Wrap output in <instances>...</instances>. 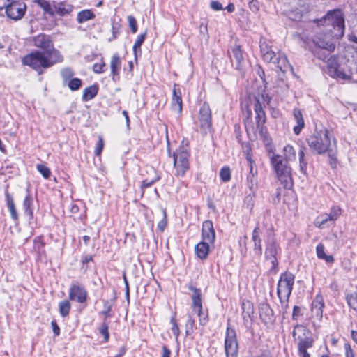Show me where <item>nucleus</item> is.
<instances>
[{
  "label": "nucleus",
  "instance_id": "nucleus-24",
  "mask_svg": "<svg viewBox=\"0 0 357 357\" xmlns=\"http://www.w3.org/2000/svg\"><path fill=\"white\" fill-rule=\"evenodd\" d=\"M232 56L236 61L235 68L241 70L242 68V63L244 61V56L243 52L239 45H234L231 48Z\"/></svg>",
  "mask_w": 357,
  "mask_h": 357
},
{
  "label": "nucleus",
  "instance_id": "nucleus-13",
  "mask_svg": "<svg viewBox=\"0 0 357 357\" xmlns=\"http://www.w3.org/2000/svg\"><path fill=\"white\" fill-rule=\"evenodd\" d=\"M333 38H335V37L332 36L330 32L327 33H319L314 36L312 41L319 49L324 50V51L328 52H333L335 47L333 42Z\"/></svg>",
  "mask_w": 357,
  "mask_h": 357
},
{
  "label": "nucleus",
  "instance_id": "nucleus-51",
  "mask_svg": "<svg viewBox=\"0 0 357 357\" xmlns=\"http://www.w3.org/2000/svg\"><path fill=\"white\" fill-rule=\"evenodd\" d=\"M100 333L104 336V340L107 342L109 337L108 324L104 321L100 328Z\"/></svg>",
  "mask_w": 357,
  "mask_h": 357
},
{
  "label": "nucleus",
  "instance_id": "nucleus-49",
  "mask_svg": "<svg viewBox=\"0 0 357 357\" xmlns=\"http://www.w3.org/2000/svg\"><path fill=\"white\" fill-rule=\"evenodd\" d=\"M259 47L260 52L261 54V56L267 54L268 52L272 51L271 47L268 45L266 40H261L259 42Z\"/></svg>",
  "mask_w": 357,
  "mask_h": 357
},
{
  "label": "nucleus",
  "instance_id": "nucleus-8",
  "mask_svg": "<svg viewBox=\"0 0 357 357\" xmlns=\"http://www.w3.org/2000/svg\"><path fill=\"white\" fill-rule=\"evenodd\" d=\"M280 250L273 238H268L266 243L265 259L271 264L270 271L276 273L278 271V260Z\"/></svg>",
  "mask_w": 357,
  "mask_h": 357
},
{
  "label": "nucleus",
  "instance_id": "nucleus-26",
  "mask_svg": "<svg viewBox=\"0 0 357 357\" xmlns=\"http://www.w3.org/2000/svg\"><path fill=\"white\" fill-rule=\"evenodd\" d=\"M121 68V61L120 57L118 54H114L112 56L111 62H110V68L111 72L113 76V79H115L116 76H119V71Z\"/></svg>",
  "mask_w": 357,
  "mask_h": 357
},
{
  "label": "nucleus",
  "instance_id": "nucleus-55",
  "mask_svg": "<svg viewBox=\"0 0 357 357\" xmlns=\"http://www.w3.org/2000/svg\"><path fill=\"white\" fill-rule=\"evenodd\" d=\"M163 219L158 222V228L163 231L167 225V215L165 210H163Z\"/></svg>",
  "mask_w": 357,
  "mask_h": 357
},
{
  "label": "nucleus",
  "instance_id": "nucleus-14",
  "mask_svg": "<svg viewBox=\"0 0 357 357\" xmlns=\"http://www.w3.org/2000/svg\"><path fill=\"white\" fill-rule=\"evenodd\" d=\"M26 10L25 3L21 1L13 0L6 10V15L8 18L13 20H18L23 17Z\"/></svg>",
  "mask_w": 357,
  "mask_h": 357
},
{
  "label": "nucleus",
  "instance_id": "nucleus-15",
  "mask_svg": "<svg viewBox=\"0 0 357 357\" xmlns=\"http://www.w3.org/2000/svg\"><path fill=\"white\" fill-rule=\"evenodd\" d=\"M199 120L202 129L208 130L211 128V110L206 102H204L199 109Z\"/></svg>",
  "mask_w": 357,
  "mask_h": 357
},
{
  "label": "nucleus",
  "instance_id": "nucleus-64",
  "mask_svg": "<svg viewBox=\"0 0 357 357\" xmlns=\"http://www.w3.org/2000/svg\"><path fill=\"white\" fill-rule=\"evenodd\" d=\"M195 324L194 319L192 318L191 315L188 314V319L186 323V327L188 329L189 328H192Z\"/></svg>",
  "mask_w": 357,
  "mask_h": 357
},
{
  "label": "nucleus",
  "instance_id": "nucleus-61",
  "mask_svg": "<svg viewBox=\"0 0 357 357\" xmlns=\"http://www.w3.org/2000/svg\"><path fill=\"white\" fill-rule=\"evenodd\" d=\"M12 0H0V10L7 9Z\"/></svg>",
  "mask_w": 357,
  "mask_h": 357
},
{
  "label": "nucleus",
  "instance_id": "nucleus-62",
  "mask_svg": "<svg viewBox=\"0 0 357 357\" xmlns=\"http://www.w3.org/2000/svg\"><path fill=\"white\" fill-rule=\"evenodd\" d=\"M346 357H355L354 354L349 344H346Z\"/></svg>",
  "mask_w": 357,
  "mask_h": 357
},
{
  "label": "nucleus",
  "instance_id": "nucleus-29",
  "mask_svg": "<svg viewBox=\"0 0 357 357\" xmlns=\"http://www.w3.org/2000/svg\"><path fill=\"white\" fill-rule=\"evenodd\" d=\"M6 204L7 207L10 211L11 218L14 220L18 219V215L15 208V206L13 202V197L8 192H6Z\"/></svg>",
  "mask_w": 357,
  "mask_h": 357
},
{
  "label": "nucleus",
  "instance_id": "nucleus-52",
  "mask_svg": "<svg viewBox=\"0 0 357 357\" xmlns=\"http://www.w3.org/2000/svg\"><path fill=\"white\" fill-rule=\"evenodd\" d=\"M103 148H104L103 139H102V137L99 136L97 144H96V147L95 149V154H96V155H97V156L100 155Z\"/></svg>",
  "mask_w": 357,
  "mask_h": 357
},
{
  "label": "nucleus",
  "instance_id": "nucleus-39",
  "mask_svg": "<svg viewBox=\"0 0 357 357\" xmlns=\"http://www.w3.org/2000/svg\"><path fill=\"white\" fill-rule=\"evenodd\" d=\"M299 157V168L300 171L303 174H307V161L305 159V153L303 149H301L298 152Z\"/></svg>",
  "mask_w": 357,
  "mask_h": 357
},
{
  "label": "nucleus",
  "instance_id": "nucleus-9",
  "mask_svg": "<svg viewBox=\"0 0 357 357\" xmlns=\"http://www.w3.org/2000/svg\"><path fill=\"white\" fill-rule=\"evenodd\" d=\"M306 332L308 333L306 328L301 325H296L292 332V336L294 340H298V352L307 351V349L312 348L313 346V340L305 335Z\"/></svg>",
  "mask_w": 357,
  "mask_h": 357
},
{
  "label": "nucleus",
  "instance_id": "nucleus-12",
  "mask_svg": "<svg viewBox=\"0 0 357 357\" xmlns=\"http://www.w3.org/2000/svg\"><path fill=\"white\" fill-rule=\"evenodd\" d=\"M264 61L267 63H272L282 72H286L290 65L288 62L287 58L285 54L282 52L275 54L273 50L268 52L262 56Z\"/></svg>",
  "mask_w": 357,
  "mask_h": 357
},
{
  "label": "nucleus",
  "instance_id": "nucleus-57",
  "mask_svg": "<svg viewBox=\"0 0 357 357\" xmlns=\"http://www.w3.org/2000/svg\"><path fill=\"white\" fill-rule=\"evenodd\" d=\"M249 8L252 11L257 12L259 9V2L257 0H252L249 3Z\"/></svg>",
  "mask_w": 357,
  "mask_h": 357
},
{
  "label": "nucleus",
  "instance_id": "nucleus-5",
  "mask_svg": "<svg viewBox=\"0 0 357 357\" xmlns=\"http://www.w3.org/2000/svg\"><path fill=\"white\" fill-rule=\"evenodd\" d=\"M324 50L319 49V51L315 52L317 58L322 61L327 59V69L328 75L338 81L350 82L352 79V73L350 70H345L340 68L337 63V58L335 56H331L329 58L328 55L331 52H323Z\"/></svg>",
  "mask_w": 357,
  "mask_h": 357
},
{
  "label": "nucleus",
  "instance_id": "nucleus-60",
  "mask_svg": "<svg viewBox=\"0 0 357 357\" xmlns=\"http://www.w3.org/2000/svg\"><path fill=\"white\" fill-rule=\"evenodd\" d=\"M52 330L55 335H59L60 333L59 327L55 321H52Z\"/></svg>",
  "mask_w": 357,
  "mask_h": 357
},
{
  "label": "nucleus",
  "instance_id": "nucleus-30",
  "mask_svg": "<svg viewBox=\"0 0 357 357\" xmlns=\"http://www.w3.org/2000/svg\"><path fill=\"white\" fill-rule=\"evenodd\" d=\"M257 171L254 172L251 167L249 174L247 176V185L251 191H255L257 188V178L256 176Z\"/></svg>",
  "mask_w": 357,
  "mask_h": 357
},
{
  "label": "nucleus",
  "instance_id": "nucleus-44",
  "mask_svg": "<svg viewBox=\"0 0 357 357\" xmlns=\"http://www.w3.org/2000/svg\"><path fill=\"white\" fill-rule=\"evenodd\" d=\"M171 324H172V332L173 335L175 336L176 339H177L180 334L179 328L178 326L177 322H176V314H174L172 318H171Z\"/></svg>",
  "mask_w": 357,
  "mask_h": 357
},
{
  "label": "nucleus",
  "instance_id": "nucleus-42",
  "mask_svg": "<svg viewBox=\"0 0 357 357\" xmlns=\"http://www.w3.org/2000/svg\"><path fill=\"white\" fill-rule=\"evenodd\" d=\"M341 210L337 206L333 207L329 213H327L331 222H334L340 215Z\"/></svg>",
  "mask_w": 357,
  "mask_h": 357
},
{
  "label": "nucleus",
  "instance_id": "nucleus-25",
  "mask_svg": "<svg viewBox=\"0 0 357 357\" xmlns=\"http://www.w3.org/2000/svg\"><path fill=\"white\" fill-rule=\"evenodd\" d=\"M294 117L296 122V126L294 128V133L298 135L301 132L302 129L305 126L304 119L302 115V113L300 109H294Z\"/></svg>",
  "mask_w": 357,
  "mask_h": 357
},
{
  "label": "nucleus",
  "instance_id": "nucleus-50",
  "mask_svg": "<svg viewBox=\"0 0 357 357\" xmlns=\"http://www.w3.org/2000/svg\"><path fill=\"white\" fill-rule=\"evenodd\" d=\"M128 22L129 24V26L130 27L132 33H135L137 31V25L135 17L132 15L128 16Z\"/></svg>",
  "mask_w": 357,
  "mask_h": 357
},
{
  "label": "nucleus",
  "instance_id": "nucleus-22",
  "mask_svg": "<svg viewBox=\"0 0 357 357\" xmlns=\"http://www.w3.org/2000/svg\"><path fill=\"white\" fill-rule=\"evenodd\" d=\"M211 243L202 241L199 243L195 248V254L201 259H205L207 258L209 253V245Z\"/></svg>",
  "mask_w": 357,
  "mask_h": 357
},
{
  "label": "nucleus",
  "instance_id": "nucleus-19",
  "mask_svg": "<svg viewBox=\"0 0 357 357\" xmlns=\"http://www.w3.org/2000/svg\"><path fill=\"white\" fill-rule=\"evenodd\" d=\"M259 311L260 319L266 325L272 324L274 322L273 311L268 304L261 303L259 307Z\"/></svg>",
  "mask_w": 357,
  "mask_h": 357
},
{
  "label": "nucleus",
  "instance_id": "nucleus-16",
  "mask_svg": "<svg viewBox=\"0 0 357 357\" xmlns=\"http://www.w3.org/2000/svg\"><path fill=\"white\" fill-rule=\"evenodd\" d=\"M254 110L256 114L255 121H256L257 129L259 132H262L263 126L266 122V117L265 112L263 109V107L261 106V104L259 102V99H257V98L255 99Z\"/></svg>",
  "mask_w": 357,
  "mask_h": 357
},
{
  "label": "nucleus",
  "instance_id": "nucleus-17",
  "mask_svg": "<svg viewBox=\"0 0 357 357\" xmlns=\"http://www.w3.org/2000/svg\"><path fill=\"white\" fill-rule=\"evenodd\" d=\"M202 241L213 244L215 239V232L212 221L206 220L202 224Z\"/></svg>",
  "mask_w": 357,
  "mask_h": 357
},
{
  "label": "nucleus",
  "instance_id": "nucleus-54",
  "mask_svg": "<svg viewBox=\"0 0 357 357\" xmlns=\"http://www.w3.org/2000/svg\"><path fill=\"white\" fill-rule=\"evenodd\" d=\"M159 179L158 176H155L154 178H152L151 180L149 179H144L141 185V188L144 190V188L150 187L151 185H153L155 181H157Z\"/></svg>",
  "mask_w": 357,
  "mask_h": 357
},
{
  "label": "nucleus",
  "instance_id": "nucleus-59",
  "mask_svg": "<svg viewBox=\"0 0 357 357\" xmlns=\"http://www.w3.org/2000/svg\"><path fill=\"white\" fill-rule=\"evenodd\" d=\"M301 314V313L300 307L294 306L293 309L292 319L296 320Z\"/></svg>",
  "mask_w": 357,
  "mask_h": 357
},
{
  "label": "nucleus",
  "instance_id": "nucleus-3",
  "mask_svg": "<svg viewBox=\"0 0 357 357\" xmlns=\"http://www.w3.org/2000/svg\"><path fill=\"white\" fill-rule=\"evenodd\" d=\"M319 26H324L326 31L331 33L336 39L341 38L344 33L345 25L344 15L341 10H328L320 19L314 21Z\"/></svg>",
  "mask_w": 357,
  "mask_h": 357
},
{
  "label": "nucleus",
  "instance_id": "nucleus-27",
  "mask_svg": "<svg viewBox=\"0 0 357 357\" xmlns=\"http://www.w3.org/2000/svg\"><path fill=\"white\" fill-rule=\"evenodd\" d=\"M73 7L70 4L59 2L54 6L55 13L59 16H65L73 11Z\"/></svg>",
  "mask_w": 357,
  "mask_h": 357
},
{
  "label": "nucleus",
  "instance_id": "nucleus-4",
  "mask_svg": "<svg viewBox=\"0 0 357 357\" xmlns=\"http://www.w3.org/2000/svg\"><path fill=\"white\" fill-rule=\"evenodd\" d=\"M270 163L278 181L284 188L291 189L294 185L291 167L283 159L282 155L273 153L270 156Z\"/></svg>",
  "mask_w": 357,
  "mask_h": 357
},
{
  "label": "nucleus",
  "instance_id": "nucleus-46",
  "mask_svg": "<svg viewBox=\"0 0 357 357\" xmlns=\"http://www.w3.org/2000/svg\"><path fill=\"white\" fill-rule=\"evenodd\" d=\"M61 75L64 82L71 79L74 75V72L70 68H65L61 70Z\"/></svg>",
  "mask_w": 357,
  "mask_h": 357
},
{
  "label": "nucleus",
  "instance_id": "nucleus-21",
  "mask_svg": "<svg viewBox=\"0 0 357 357\" xmlns=\"http://www.w3.org/2000/svg\"><path fill=\"white\" fill-rule=\"evenodd\" d=\"M252 241L254 243V251L255 254L259 257L261 256L262 245L261 240L260 238V229L259 225H257L252 231Z\"/></svg>",
  "mask_w": 357,
  "mask_h": 357
},
{
  "label": "nucleus",
  "instance_id": "nucleus-56",
  "mask_svg": "<svg viewBox=\"0 0 357 357\" xmlns=\"http://www.w3.org/2000/svg\"><path fill=\"white\" fill-rule=\"evenodd\" d=\"M289 17L294 21H298L302 18V13L301 12L291 11L289 13Z\"/></svg>",
  "mask_w": 357,
  "mask_h": 357
},
{
  "label": "nucleus",
  "instance_id": "nucleus-35",
  "mask_svg": "<svg viewBox=\"0 0 357 357\" xmlns=\"http://www.w3.org/2000/svg\"><path fill=\"white\" fill-rule=\"evenodd\" d=\"M146 32L139 35L137 36L136 41L134 43L133 53L136 58L137 57L138 53L139 54V55H141V53H142L141 46H142V43H144V41L146 38Z\"/></svg>",
  "mask_w": 357,
  "mask_h": 357
},
{
  "label": "nucleus",
  "instance_id": "nucleus-53",
  "mask_svg": "<svg viewBox=\"0 0 357 357\" xmlns=\"http://www.w3.org/2000/svg\"><path fill=\"white\" fill-rule=\"evenodd\" d=\"M105 66V63L101 61L100 63H96L93 66V70L96 73H102L104 72V67Z\"/></svg>",
  "mask_w": 357,
  "mask_h": 357
},
{
  "label": "nucleus",
  "instance_id": "nucleus-43",
  "mask_svg": "<svg viewBox=\"0 0 357 357\" xmlns=\"http://www.w3.org/2000/svg\"><path fill=\"white\" fill-rule=\"evenodd\" d=\"M220 178L224 182H227L231 179V171L227 167H222L220 172Z\"/></svg>",
  "mask_w": 357,
  "mask_h": 357
},
{
  "label": "nucleus",
  "instance_id": "nucleus-32",
  "mask_svg": "<svg viewBox=\"0 0 357 357\" xmlns=\"http://www.w3.org/2000/svg\"><path fill=\"white\" fill-rule=\"evenodd\" d=\"M93 18H95V15L91 10H83L78 13L77 21L82 24Z\"/></svg>",
  "mask_w": 357,
  "mask_h": 357
},
{
  "label": "nucleus",
  "instance_id": "nucleus-36",
  "mask_svg": "<svg viewBox=\"0 0 357 357\" xmlns=\"http://www.w3.org/2000/svg\"><path fill=\"white\" fill-rule=\"evenodd\" d=\"M113 305V301H104L103 304V310L100 312V314H102L104 316L105 320H106L107 318H110L113 316L112 314V308Z\"/></svg>",
  "mask_w": 357,
  "mask_h": 357
},
{
  "label": "nucleus",
  "instance_id": "nucleus-34",
  "mask_svg": "<svg viewBox=\"0 0 357 357\" xmlns=\"http://www.w3.org/2000/svg\"><path fill=\"white\" fill-rule=\"evenodd\" d=\"M33 2L38 5L45 13H47L50 16H54L55 15L54 10L51 6L49 1L46 0H33Z\"/></svg>",
  "mask_w": 357,
  "mask_h": 357
},
{
  "label": "nucleus",
  "instance_id": "nucleus-28",
  "mask_svg": "<svg viewBox=\"0 0 357 357\" xmlns=\"http://www.w3.org/2000/svg\"><path fill=\"white\" fill-rule=\"evenodd\" d=\"M324 245L319 243L316 248L317 256L319 259L324 260L328 264L334 262V257L332 255H327L324 252Z\"/></svg>",
  "mask_w": 357,
  "mask_h": 357
},
{
  "label": "nucleus",
  "instance_id": "nucleus-2",
  "mask_svg": "<svg viewBox=\"0 0 357 357\" xmlns=\"http://www.w3.org/2000/svg\"><path fill=\"white\" fill-rule=\"evenodd\" d=\"M307 143L313 153L322 155L327 152L331 167L333 169L336 168L337 162L336 139L327 129L316 130L314 134L307 138Z\"/></svg>",
  "mask_w": 357,
  "mask_h": 357
},
{
  "label": "nucleus",
  "instance_id": "nucleus-47",
  "mask_svg": "<svg viewBox=\"0 0 357 357\" xmlns=\"http://www.w3.org/2000/svg\"><path fill=\"white\" fill-rule=\"evenodd\" d=\"M242 310H243V314L250 316L251 313L253 312L252 307V303L249 301H243L242 302Z\"/></svg>",
  "mask_w": 357,
  "mask_h": 357
},
{
  "label": "nucleus",
  "instance_id": "nucleus-20",
  "mask_svg": "<svg viewBox=\"0 0 357 357\" xmlns=\"http://www.w3.org/2000/svg\"><path fill=\"white\" fill-rule=\"evenodd\" d=\"M324 302L322 296L317 295L311 305V312L313 317L321 320L323 317Z\"/></svg>",
  "mask_w": 357,
  "mask_h": 357
},
{
  "label": "nucleus",
  "instance_id": "nucleus-40",
  "mask_svg": "<svg viewBox=\"0 0 357 357\" xmlns=\"http://www.w3.org/2000/svg\"><path fill=\"white\" fill-rule=\"evenodd\" d=\"M70 304L69 301L64 300L59 303V309L61 315L63 317L68 315L70 310Z\"/></svg>",
  "mask_w": 357,
  "mask_h": 357
},
{
  "label": "nucleus",
  "instance_id": "nucleus-23",
  "mask_svg": "<svg viewBox=\"0 0 357 357\" xmlns=\"http://www.w3.org/2000/svg\"><path fill=\"white\" fill-rule=\"evenodd\" d=\"M172 107L175 111L181 112L182 110V99L180 89L174 84L173 89Z\"/></svg>",
  "mask_w": 357,
  "mask_h": 357
},
{
  "label": "nucleus",
  "instance_id": "nucleus-33",
  "mask_svg": "<svg viewBox=\"0 0 357 357\" xmlns=\"http://www.w3.org/2000/svg\"><path fill=\"white\" fill-rule=\"evenodd\" d=\"M283 159L289 162L290 161L294 160L296 158V151L294 147L291 145H286L283 148Z\"/></svg>",
  "mask_w": 357,
  "mask_h": 357
},
{
  "label": "nucleus",
  "instance_id": "nucleus-38",
  "mask_svg": "<svg viewBox=\"0 0 357 357\" xmlns=\"http://www.w3.org/2000/svg\"><path fill=\"white\" fill-rule=\"evenodd\" d=\"M32 198L30 195H27L23 202V207L26 215L29 216L30 218H33V210L31 208Z\"/></svg>",
  "mask_w": 357,
  "mask_h": 357
},
{
  "label": "nucleus",
  "instance_id": "nucleus-58",
  "mask_svg": "<svg viewBox=\"0 0 357 357\" xmlns=\"http://www.w3.org/2000/svg\"><path fill=\"white\" fill-rule=\"evenodd\" d=\"M211 8L214 10H221L223 9L222 4L217 1H213L210 3Z\"/></svg>",
  "mask_w": 357,
  "mask_h": 357
},
{
  "label": "nucleus",
  "instance_id": "nucleus-6",
  "mask_svg": "<svg viewBox=\"0 0 357 357\" xmlns=\"http://www.w3.org/2000/svg\"><path fill=\"white\" fill-rule=\"evenodd\" d=\"M294 278V275L290 272H284L280 275L277 293L281 302L288 301L292 291Z\"/></svg>",
  "mask_w": 357,
  "mask_h": 357
},
{
  "label": "nucleus",
  "instance_id": "nucleus-41",
  "mask_svg": "<svg viewBox=\"0 0 357 357\" xmlns=\"http://www.w3.org/2000/svg\"><path fill=\"white\" fill-rule=\"evenodd\" d=\"M36 169L45 178H50L51 175V171L47 166L43 164H38L36 165Z\"/></svg>",
  "mask_w": 357,
  "mask_h": 357
},
{
  "label": "nucleus",
  "instance_id": "nucleus-37",
  "mask_svg": "<svg viewBox=\"0 0 357 357\" xmlns=\"http://www.w3.org/2000/svg\"><path fill=\"white\" fill-rule=\"evenodd\" d=\"M328 222H331V220L327 213H324L319 215L315 219L314 224L319 228H324L327 225Z\"/></svg>",
  "mask_w": 357,
  "mask_h": 357
},
{
  "label": "nucleus",
  "instance_id": "nucleus-31",
  "mask_svg": "<svg viewBox=\"0 0 357 357\" xmlns=\"http://www.w3.org/2000/svg\"><path fill=\"white\" fill-rule=\"evenodd\" d=\"M98 87L96 85L90 86L83 91L82 100L83 101H89L93 99L98 93Z\"/></svg>",
  "mask_w": 357,
  "mask_h": 357
},
{
  "label": "nucleus",
  "instance_id": "nucleus-1",
  "mask_svg": "<svg viewBox=\"0 0 357 357\" xmlns=\"http://www.w3.org/2000/svg\"><path fill=\"white\" fill-rule=\"evenodd\" d=\"M32 41L34 46L43 50L44 52L36 50L24 56L22 59L24 65L29 66L39 73H42L43 69L63 61V56L54 48L48 36L39 34L33 37Z\"/></svg>",
  "mask_w": 357,
  "mask_h": 357
},
{
  "label": "nucleus",
  "instance_id": "nucleus-63",
  "mask_svg": "<svg viewBox=\"0 0 357 357\" xmlns=\"http://www.w3.org/2000/svg\"><path fill=\"white\" fill-rule=\"evenodd\" d=\"M170 350L165 345L162 346V354L161 357H170Z\"/></svg>",
  "mask_w": 357,
  "mask_h": 357
},
{
  "label": "nucleus",
  "instance_id": "nucleus-48",
  "mask_svg": "<svg viewBox=\"0 0 357 357\" xmlns=\"http://www.w3.org/2000/svg\"><path fill=\"white\" fill-rule=\"evenodd\" d=\"M82 86V80L79 78H73L70 80L68 83V87L72 91L78 90Z\"/></svg>",
  "mask_w": 357,
  "mask_h": 357
},
{
  "label": "nucleus",
  "instance_id": "nucleus-18",
  "mask_svg": "<svg viewBox=\"0 0 357 357\" xmlns=\"http://www.w3.org/2000/svg\"><path fill=\"white\" fill-rule=\"evenodd\" d=\"M87 292L84 287L72 284L69 291V298L70 300L77 301L79 303H84L86 300Z\"/></svg>",
  "mask_w": 357,
  "mask_h": 357
},
{
  "label": "nucleus",
  "instance_id": "nucleus-11",
  "mask_svg": "<svg viewBox=\"0 0 357 357\" xmlns=\"http://www.w3.org/2000/svg\"><path fill=\"white\" fill-rule=\"evenodd\" d=\"M238 344L234 329L227 326L225 338V351L227 357H238Z\"/></svg>",
  "mask_w": 357,
  "mask_h": 357
},
{
  "label": "nucleus",
  "instance_id": "nucleus-7",
  "mask_svg": "<svg viewBox=\"0 0 357 357\" xmlns=\"http://www.w3.org/2000/svg\"><path fill=\"white\" fill-rule=\"evenodd\" d=\"M190 156L187 146H181L173 154L174 166L176 170V176H183L189 168Z\"/></svg>",
  "mask_w": 357,
  "mask_h": 357
},
{
  "label": "nucleus",
  "instance_id": "nucleus-45",
  "mask_svg": "<svg viewBox=\"0 0 357 357\" xmlns=\"http://www.w3.org/2000/svg\"><path fill=\"white\" fill-rule=\"evenodd\" d=\"M347 304L352 308L357 307V293L348 294L346 297Z\"/></svg>",
  "mask_w": 357,
  "mask_h": 357
},
{
  "label": "nucleus",
  "instance_id": "nucleus-10",
  "mask_svg": "<svg viewBox=\"0 0 357 357\" xmlns=\"http://www.w3.org/2000/svg\"><path fill=\"white\" fill-rule=\"evenodd\" d=\"M189 289L192 291V294L191 296L192 309L195 313L197 314L198 317H199L200 324L204 326L207 323L208 319L207 316H204L202 312L203 307L201 290L200 289L193 286H190Z\"/></svg>",
  "mask_w": 357,
  "mask_h": 357
}]
</instances>
